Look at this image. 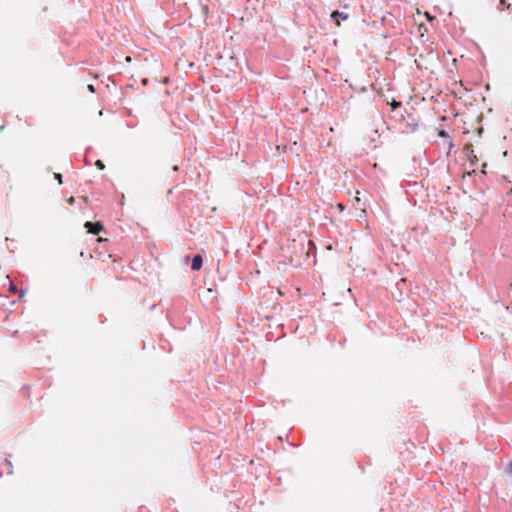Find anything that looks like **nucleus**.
<instances>
[{
    "label": "nucleus",
    "instance_id": "f257e3e1",
    "mask_svg": "<svg viewBox=\"0 0 512 512\" xmlns=\"http://www.w3.org/2000/svg\"><path fill=\"white\" fill-rule=\"evenodd\" d=\"M84 227L87 229V231L89 233L94 234V235L99 234L104 229L103 224L100 222L87 221L85 223Z\"/></svg>",
    "mask_w": 512,
    "mask_h": 512
},
{
    "label": "nucleus",
    "instance_id": "f03ea898",
    "mask_svg": "<svg viewBox=\"0 0 512 512\" xmlns=\"http://www.w3.org/2000/svg\"><path fill=\"white\" fill-rule=\"evenodd\" d=\"M203 259L201 255H196L192 259L191 269L193 271H199L202 268Z\"/></svg>",
    "mask_w": 512,
    "mask_h": 512
},
{
    "label": "nucleus",
    "instance_id": "7ed1b4c3",
    "mask_svg": "<svg viewBox=\"0 0 512 512\" xmlns=\"http://www.w3.org/2000/svg\"><path fill=\"white\" fill-rule=\"evenodd\" d=\"M331 18L335 21L336 26H340V19L346 20L348 19V14H344L343 12L334 11L331 14Z\"/></svg>",
    "mask_w": 512,
    "mask_h": 512
},
{
    "label": "nucleus",
    "instance_id": "20e7f679",
    "mask_svg": "<svg viewBox=\"0 0 512 512\" xmlns=\"http://www.w3.org/2000/svg\"><path fill=\"white\" fill-rule=\"evenodd\" d=\"M438 136L442 138H449L448 134L444 130H440L438 132ZM454 144L451 139H448L447 141V153L449 154L451 149L453 148Z\"/></svg>",
    "mask_w": 512,
    "mask_h": 512
},
{
    "label": "nucleus",
    "instance_id": "39448f33",
    "mask_svg": "<svg viewBox=\"0 0 512 512\" xmlns=\"http://www.w3.org/2000/svg\"><path fill=\"white\" fill-rule=\"evenodd\" d=\"M464 150H465L469 160L471 161V163H473L474 160H477L476 155L473 154L472 145L466 144L464 147Z\"/></svg>",
    "mask_w": 512,
    "mask_h": 512
},
{
    "label": "nucleus",
    "instance_id": "423d86ee",
    "mask_svg": "<svg viewBox=\"0 0 512 512\" xmlns=\"http://www.w3.org/2000/svg\"><path fill=\"white\" fill-rule=\"evenodd\" d=\"M500 6L512 13V0H500Z\"/></svg>",
    "mask_w": 512,
    "mask_h": 512
},
{
    "label": "nucleus",
    "instance_id": "0eeeda50",
    "mask_svg": "<svg viewBox=\"0 0 512 512\" xmlns=\"http://www.w3.org/2000/svg\"><path fill=\"white\" fill-rule=\"evenodd\" d=\"M95 165H96L97 168H99L101 170H103L105 168V165H104V163L101 160H97L95 162Z\"/></svg>",
    "mask_w": 512,
    "mask_h": 512
},
{
    "label": "nucleus",
    "instance_id": "6e6552de",
    "mask_svg": "<svg viewBox=\"0 0 512 512\" xmlns=\"http://www.w3.org/2000/svg\"><path fill=\"white\" fill-rule=\"evenodd\" d=\"M391 106H392V109L395 110V109H397L398 107L401 106V102L393 100L392 103H391Z\"/></svg>",
    "mask_w": 512,
    "mask_h": 512
},
{
    "label": "nucleus",
    "instance_id": "1a4fd4ad",
    "mask_svg": "<svg viewBox=\"0 0 512 512\" xmlns=\"http://www.w3.org/2000/svg\"><path fill=\"white\" fill-rule=\"evenodd\" d=\"M55 178L58 180V182L61 184L62 183V175L59 174V173H55Z\"/></svg>",
    "mask_w": 512,
    "mask_h": 512
},
{
    "label": "nucleus",
    "instance_id": "9d476101",
    "mask_svg": "<svg viewBox=\"0 0 512 512\" xmlns=\"http://www.w3.org/2000/svg\"><path fill=\"white\" fill-rule=\"evenodd\" d=\"M87 89H88L90 92H92V93L95 91L94 86H93L92 84H89V85L87 86Z\"/></svg>",
    "mask_w": 512,
    "mask_h": 512
},
{
    "label": "nucleus",
    "instance_id": "9b49d317",
    "mask_svg": "<svg viewBox=\"0 0 512 512\" xmlns=\"http://www.w3.org/2000/svg\"><path fill=\"white\" fill-rule=\"evenodd\" d=\"M509 474L512 476V462L508 466Z\"/></svg>",
    "mask_w": 512,
    "mask_h": 512
},
{
    "label": "nucleus",
    "instance_id": "f8f14e48",
    "mask_svg": "<svg viewBox=\"0 0 512 512\" xmlns=\"http://www.w3.org/2000/svg\"><path fill=\"white\" fill-rule=\"evenodd\" d=\"M103 241H107V239L102 238V237H99V238L97 239V242H103Z\"/></svg>",
    "mask_w": 512,
    "mask_h": 512
},
{
    "label": "nucleus",
    "instance_id": "ddd939ff",
    "mask_svg": "<svg viewBox=\"0 0 512 512\" xmlns=\"http://www.w3.org/2000/svg\"><path fill=\"white\" fill-rule=\"evenodd\" d=\"M126 61H127V62H130V61H131V57H130V56H127V57H126Z\"/></svg>",
    "mask_w": 512,
    "mask_h": 512
}]
</instances>
